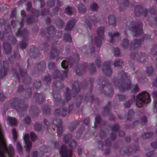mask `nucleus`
Segmentation results:
<instances>
[{
	"label": "nucleus",
	"instance_id": "41",
	"mask_svg": "<svg viewBox=\"0 0 157 157\" xmlns=\"http://www.w3.org/2000/svg\"><path fill=\"white\" fill-rule=\"evenodd\" d=\"M146 72L148 76H151L152 75L153 72V68L151 66L147 67L146 70Z\"/></svg>",
	"mask_w": 157,
	"mask_h": 157
},
{
	"label": "nucleus",
	"instance_id": "50",
	"mask_svg": "<svg viewBox=\"0 0 157 157\" xmlns=\"http://www.w3.org/2000/svg\"><path fill=\"white\" fill-rule=\"evenodd\" d=\"M21 15L23 16L22 18V21H21L20 22L21 28H22L23 27L24 22V18H23V17L25 16V11L24 10H21Z\"/></svg>",
	"mask_w": 157,
	"mask_h": 157
},
{
	"label": "nucleus",
	"instance_id": "38",
	"mask_svg": "<svg viewBox=\"0 0 157 157\" xmlns=\"http://www.w3.org/2000/svg\"><path fill=\"white\" fill-rule=\"evenodd\" d=\"M128 5V3L127 0H125L123 4H122L121 6L119 8L120 11L124 9L127 7Z\"/></svg>",
	"mask_w": 157,
	"mask_h": 157
},
{
	"label": "nucleus",
	"instance_id": "42",
	"mask_svg": "<svg viewBox=\"0 0 157 157\" xmlns=\"http://www.w3.org/2000/svg\"><path fill=\"white\" fill-rule=\"evenodd\" d=\"M40 155L44 154V152H46L48 151V149L46 148L45 146H42L40 148Z\"/></svg>",
	"mask_w": 157,
	"mask_h": 157
},
{
	"label": "nucleus",
	"instance_id": "49",
	"mask_svg": "<svg viewBox=\"0 0 157 157\" xmlns=\"http://www.w3.org/2000/svg\"><path fill=\"white\" fill-rule=\"evenodd\" d=\"M41 126L40 124L36 123L34 125V129L35 131H39L41 130Z\"/></svg>",
	"mask_w": 157,
	"mask_h": 157
},
{
	"label": "nucleus",
	"instance_id": "64",
	"mask_svg": "<svg viewBox=\"0 0 157 157\" xmlns=\"http://www.w3.org/2000/svg\"><path fill=\"white\" fill-rule=\"evenodd\" d=\"M32 4L31 3L28 2L26 4V10H28L31 9Z\"/></svg>",
	"mask_w": 157,
	"mask_h": 157
},
{
	"label": "nucleus",
	"instance_id": "40",
	"mask_svg": "<svg viewBox=\"0 0 157 157\" xmlns=\"http://www.w3.org/2000/svg\"><path fill=\"white\" fill-rule=\"evenodd\" d=\"M50 81V77L49 75L46 76L44 78V83L45 85H48Z\"/></svg>",
	"mask_w": 157,
	"mask_h": 157
},
{
	"label": "nucleus",
	"instance_id": "19",
	"mask_svg": "<svg viewBox=\"0 0 157 157\" xmlns=\"http://www.w3.org/2000/svg\"><path fill=\"white\" fill-rule=\"evenodd\" d=\"M36 102L40 104L43 101L44 99V96L41 94L36 93L34 95Z\"/></svg>",
	"mask_w": 157,
	"mask_h": 157
},
{
	"label": "nucleus",
	"instance_id": "12",
	"mask_svg": "<svg viewBox=\"0 0 157 157\" xmlns=\"http://www.w3.org/2000/svg\"><path fill=\"white\" fill-rule=\"evenodd\" d=\"M60 151L62 157H71L72 156L71 150L68 149L64 145L62 146Z\"/></svg>",
	"mask_w": 157,
	"mask_h": 157
},
{
	"label": "nucleus",
	"instance_id": "45",
	"mask_svg": "<svg viewBox=\"0 0 157 157\" xmlns=\"http://www.w3.org/2000/svg\"><path fill=\"white\" fill-rule=\"evenodd\" d=\"M90 8L93 11H96L98 8V6L96 3H94L90 5Z\"/></svg>",
	"mask_w": 157,
	"mask_h": 157
},
{
	"label": "nucleus",
	"instance_id": "33",
	"mask_svg": "<svg viewBox=\"0 0 157 157\" xmlns=\"http://www.w3.org/2000/svg\"><path fill=\"white\" fill-rule=\"evenodd\" d=\"M128 40L127 39H125L123 40L121 45L122 48L126 49L128 47Z\"/></svg>",
	"mask_w": 157,
	"mask_h": 157
},
{
	"label": "nucleus",
	"instance_id": "31",
	"mask_svg": "<svg viewBox=\"0 0 157 157\" xmlns=\"http://www.w3.org/2000/svg\"><path fill=\"white\" fill-rule=\"evenodd\" d=\"M109 24L114 25L116 23L115 19L113 15H110L109 17Z\"/></svg>",
	"mask_w": 157,
	"mask_h": 157
},
{
	"label": "nucleus",
	"instance_id": "4",
	"mask_svg": "<svg viewBox=\"0 0 157 157\" xmlns=\"http://www.w3.org/2000/svg\"><path fill=\"white\" fill-rule=\"evenodd\" d=\"M98 82L99 86L98 90L101 94L104 93L108 97H111L113 94V90L106 80L101 79L98 81Z\"/></svg>",
	"mask_w": 157,
	"mask_h": 157
},
{
	"label": "nucleus",
	"instance_id": "46",
	"mask_svg": "<svg viewBox=\"0 0 157 157\" xmlns=\"http://www.w3.org/2000/svg\"><path fill=\"white\" fill-rule=\"evenodd\" d=\"M41 85V83L39 80L36 81L33 85V86L36 89H39Z\"/></svg>",
	"mask_w": 157,
	"mask_h": 157
},
{
	"label": "nucleus",
	"instance_id": "58",
	"mask_svg": "<svg viewBox=\"0 0 157 157\" xmlns=\"http://www.w3.org/2000/svg\"><path fill=\"white\" fill-rule=\"evenodd\" d=\"M116 97L120 101H123L125 98L124 95L120 94L118 95Z\"/></svg>",
	"mask_w": 157,
	"mask_h": 157
},
{
	"label": "nucleus",
	"instance_id": "1",
	"mask_svg": "<svg viewBox=\"0 0 157 157\" xmlns=\"http://www.w3.org/2000/svg\"><path fill=\"white\" fill-rule=\"evenodd\" d=\"M13 147L10 146L8 148L3 136L2 130L0 124V157H18L14 156Z\"/></svg>",
	"mask_w": 157,
	"mask_h": 157
},
{
	"label": "nucleus",
	"instance_id": "57",
	"mask_svg": "<svg viewBox=\"0 0 157 157\" xmlns=\"http://www.w3.org/2000/svg\"><path fill=\"white\" fill-rule=\"evenodd\" d=\"M30 136L32 141H34L36 138V136L33 132H31L30 133Z\"/></svg>",
	"mask_w": 157,
	"mask_h": 157
},
{
	"label": "nucleus",
	"instance_id": "25",
	"mask_svg": "<svg viewBox=\"0 0 157 157\" xmlns=\"http://www.w3.org/2000/svg\"><path fill=\"white\" fill-rule=\"evenodd\" d=\"M75 21L73 19L70 20L67 23L65 29L66 30H70L73 26L75 23Z\"/></svg>",
	"mask_w": 157,
	"mask_h": 157
},
{
	"label": "nucleus",
	"instance_id": "23",
	"mask_svg": "<svg viewBox=\"0 0 157 157\" xmlns=\"http://www.w3.org/2000/svg\"><path fill=\"white\" fill-rule=\"evenodd\" d=\"M110 37L109 41L111 43H113L115 41V40L118 38L119 36V34L118 32H116L112 34V33H109Z\"/></svg>",
	"mask_w": 157,
	"mask_h": 157
},
{
	"label": "nucleus",
	"instance_id": "27",
	"mask_svg": "<svg viewBox=\"0 0 157 157\" xmlns=\"http://www.w3.org/2000/svg\"><path fill=\"white\" fill-rule=\"evenodd\" d=\"M48 33H46V35H49L50 37L51 36H53L55 34L54 28L53 26H50L49 27L48 29Z\"/></svg>",
	"mask_w": 157,
	"mask_h": 157
},
{
	"label": "nucleus",
	"instance_id": "55",
	"mask_svg": "<svg viewBox=\"0 0 157 157\" xmlns=\"http://www.w3.org/2000/svg\"><path fill=\"white\" fill-rule=\"evenodd\" d=\"M71 10H72L71 8L68 6L65 9V12L67 15H71Z\"/></svg>",
	"mask_w": 157,
	"mask_h": 157
},
{
	"label": "nucleus",
	"instance_id": "26",
	"mask_svg": "<svg viewBox=\"0 0 157 157\" xmlns=\"http://www.w3.org/2000/svg\"><path fill=\"white\" fill-rule=\"evenodd\" d=\"M43 114L46 117L48 116L50 113V109L48 106H45L43 109Z\"/></svg>",
	"mask_w": 157,
	"mask_h": 157
},
{
	"label": "nucleus",
	"instance_id": "6",
	"mask_svg": "<svg viewBox=\"0 0 157 157\" xmlns=\"http://www.w3.org/2000/svg\"><path fill=\"white\" fill-rule=\"evenodd\" d=\"M72 90L74 91L73 94H71V91L69 90V88H66V92L64 93V96L67 101L69 100L71 98V97L73 95L74 96L76 95L80 91L78 87V84L77 82H75L73 85Z\"/></svg>",
	"mask_w": 157,
	"mask_h": 157
},
{
	"label": "nucleus",
	"instance_id": "34",
	"mask_svg": "<svg viewBox=\"0 0 157 157\" xmlns=\"http://www.w3.org/2000/svg\"><path fill=\"white\" fill-rule=\"evenodd\" d=\"M45 64L44 62H40L37 65V70L40 71L45 69Z\"/></svg>",
	"mask_w": 157,
	"mask_h": 157
},
{
	"label": "nucleus",
	"instance_id": "61",
	"mask_svg": "<svg viewBox=\"0 0 157 157\" xmlns=\"http://www.w3.org/2000/svg\"><path fill=\"white\" fill-rule=\"evenodd\" d=\"M132 102L130 101H128L124 103L125 108H128L130 106Z\"/></svg>",
	"mask_w": 157,
	"mask_h": 157
},
{
	"label": "nucleus",
	"instance_id": "53",
	"mask_svg": "<svg viewBox=\"0 0 157 157\" xmlns=\"http://www.w3.org/2000/svg\"><path fill=\"white\" fill-rule=\"evenodd\" d=\"M112 52L114 53V56L118 55L120 53V50L119 48H113Z\"/></svg>",
	"mask_w": 157,
	"mask_h": 157
},
{
	"label": "nucleus",
	"instance_id": "37",
	"mask_svg": "<svg viewBox=\"0 0 157 157\" xmlns=\"http://www.w3.org/2000/svg\"><path fill=\"white\" fill-rule=\"evenodd\" d=\"M19 45L21 48V50L23 51V48H25L27 45V44L26 42L25 39H24L21 41H20Z\"/></svg>",
	"mask_w": 157,
	"mask_h": 157
},
{
	"label": "nucleus",
	"instance_id": "63",
	"mask_svg": "<svg viewBox=\"0 0 157 157\" xmlns=\"http://www.w3.org/2000/svg\"><path fill=\"white\" fill-rule=\"evenodd\" d=\"M76 142L75 140H72L70 144V147L72 148H74L76 145Z\"/></svg>",
	"mask_w": 157,
	"mask_h": 157
},
{
	"label": "nucleus",
	"instance_id": "32",
	"mask_svg": "<svg viewBox=\"0 0 157 157\" xmlns=\"http://www.w3.org/2000/svg\"><path fill=\"white\" fill-rule=\"evenodd\" d=\"M22 79L24 81V82H29L31 81V79L29 76L27 75L25 73L24 74L23 76L22 75H21Z\"/></svg>",
	"mask_w": 157,
	"mask_h": 157
},
{
	"label": "nucleus",
	"instance_id": "5",
	"mask_svg": "<svg viewBox=\"0 0 157 157\" xmlns=\"http://www.w3.org/2000/svg\"><path fill=\"white\" fill-rule=\"evenodd\" d=\"M150 95L147 91H144L136 96V104L139 107H141L144 103L150 102Z\"/></svg>",
	"mask_w": 157,
	"mask_h": 157
},
{
	"label": "nucleus",
	"instance_id": "18",
	"mask_svg": "<svg viewBox=\"0 0 157 157\" xmlns=\"http://www.w3.org/2000/svg\"><path fill=\"white\" fill-rule=\"evenodd\" d=\"M24 140L25 142L26 150L29 151L31 147V143L30 141L29 136L28 134H25L24 137Z\"/></svg>",
	"mask_w": 157,
	"mask_h": 157
},
{
	"label": "nucleus",
	"instance_id": "43",
	"mask_svg": "<svg viewBox=\"0 0 157 157\" xmlns=\"http://www.w3.org/2000/svg\"><path fill=\"white\" fill-rule=\"evenodd\" d=\"M71 138V136L70 134H68L65 136L63 138V140L66 143H68L69 140Z\"/></svg>",
	"mask_w": 157,
	"mask_h": 157
},
{
	"label": "nucleus",
	"instance_id": "39",
	"mask_svg": "<svg viewBox=\"0 0 157 157\" xmlns=\"http://www.w3.org/2000/svg\"><path fill=\"white\" fill-rule=\"evenodd\" d=\"M130 90L132 93H136L139 91V86L137 85H133L130 89Z\"/></svg>",
	"mask_w": 157,
	"mask_h": 157
},
{
	"label": "nucleus",
	"instance_id": "15",
	"mask_svg": "<svg viewBox=\"0 0 157 157\" xmlns=\"http://www.w3.org/2000/svg\"><path fill=\"white\" fill-rule=\"evenodd\" d=\"M32 14L26 21V22L28 24H30L33 22L35 20L34 19L37 17L39 15V12L36 10L34 9H31Z\"/></svg>",
	"mask_w": 157,
	"mask_h": 157
},
{
	"label": "nucleus",
	"instance_id": "14",
	"mask_svg": "<svg viewBox=\"0 0 157 157\" xmlns=\"http://www.w3.org/2000/svg\"><path fill=\"white\" fill-rule=\"evenodd\" d=\"M53 123L55 125L57 128V133L58 135L61 136L63 132V128L62 127V123L61 120L59 119H57L54 121Z\"/></svg>",
	"mask_w": 157,
	"mask_h": 157
},
{
	"label": "nucleus",
	"instance_id": "9",
	"mask_svg": "<svg viewBox=\"0 0 157 157\" xmlns=\"http://www.w3.org/2000/svg\"><path fill=\"white\" fill-rule=\"evenodd\" d=\"M18 99L15 98L13 99L12 104L13 105L17 104L14 106L17 112L22 114V113H25L26 111V106H24V103L23 101L18 102Z\"/></svg>",
	"mask_w": 157,
	"mask_h": 157
},
{
	"label": "nucleus",
	"instance_id": "60",
	"mask_svg": "<svg viewBox=\"0 0 157 157\" xmlns=\"http://www.w3.org/2000/svg\"><path fill=\"white\" fill-rule=\"evenodd\" d=\"M24 123L27 124H30L31 122L30 118L28 117H26L24 119Z\"/></svg>",
	"mask_w": 157,
	"mask_h": 157
},
{
	"label": "nucleus",
	"instance_id": "62",
	"mask_svg": "<svg viewBox=\"0 0 157 157\" xmlns=\"http://www.w3.org/2000/svg\"><path fill=\"white\" fill-rule=\"evenodd\" d=\"M78 125L77 123L75 124H72L71 126H69V129L70 131H73L75 128V127Z\"/></svg>",
	"mask_w": 157,
	"mask_h": 157
},
{
	"label": "nucleus",
	"instance_id": "35",
	"mask_svg": "<svg viewBox=\"0 0 157 157\" xmlns=\"http://www.w3.org/2000/svg\"><path fill=\"white\" fill-rule=\"evenodd\" d=\"M143 10L142 6H138L135 8V12L136 14H138L140 13H142ZM143 14V13H142Z\"/></svg>",
	"mask_w": 157,
	"mask_h": 157
},
{
	"label": "nucleus",
	"instance_id": "48",
	"mask_svg": "<svg viewBox=\"0 0 157 157\" xmlns=\"http://www.w3.org/2000/svg\"><path fill=\"white\" fill-rule=\"evenodd\" d=\"M12 132L13 139L15 141L17 140V131L15 129L13 128L12 129Z\"/></svg>",
	"mask_w": 157,
	"mask_h": 157
},
{
	"label": "nucleus",
	"instance_id": "11",
	"mask_svg": "<svg viewBox=\"0 0 157 157\" xmlns=\"http://www.w3.org/2000/svg\"><path fill=\"white\" fill-rule=\"evenodd\" d=\"M131 58L135 60L140 62H142L146 59V56L144 53H138L136 51H133L130 54Z\"/></svg>",
	"mask_w": 157,
	"mask_h": 157
},
{
	"label": "nucleus",
	"instance_id": "44",
	"mask_svg": "<svg viewBox=\"0 0 157 157\" xmlns=\"http://www.w3.org/2000/svg\"><path fill=\"white\" fill-rule=\"evenodd\" d=\"M63 38L66 42H70L71 40L70 35L67 33L64 34Z\"/></svg>",
	"mask_w": 157,
	"mask_h": 157
},
{
	"label": "nucleus",
	"instance_id": "21",
	"mask_svg": "<svg viewBox=\"0 0 157 157\" xmlns=\"http://www.w3.org/2000/svg\"><path fill=\"white\" fill-rule=\"evenodd\" d=\"M119 128V126L118 124H115L112 128L111 130L112 131V132L110 136V138L111 140H113L116 137V135L115 133Z\"/></svg>",
	"mask_w": 157,
	"mask_h": 157
},
{
	"label": "nucleus",
	"instance_id": "28",
	"mask_svg": "<svg viewBox=\"0 0 157 157\" xmlns=\"http://www.w3.org/2000/svg\"><path fill=\"white\" fill-rule=\"evenodd\" d=\"M8 120L11 125L16 126L17 125V121L15 117H10L8 118Z\"/></svg>",
	"mask_w": 157,
	"mask_h": 157
},
{
	"label": "nucleus",
	"instance_id": "56",
	"mask_svg": "<svg viewBox=\"0 0 157 157\" xmlns=\"http://www.w3.org/2000/svg\"><path fill=\"white\" fill-rule=\"evenodd\" d=\"M152 134H153L151 132H147L144 134L143 136V137L144 139L148 138L152 136Z\"/></svg>",
	"mask_w": 157,
	"mask_h": 157
},
{
	"label": "nucleus",
	"instance_id": "8",
	"mask_svg": "<svg viewBox=\"0 0 157 157\" xmlns=\"http://www.w3.org/2000/svg\"><path fill=\"white\" fill-rule=\"evenodd\" d=\"M48 67L51 71L52 76L54 78H59L61 80H63V78L62 75L56 69L54 63L52 62H49L48 64Z\"/></svg>",
	"mask_w": 157,
	"mask_h": 157
},
{
	"label": "nucleus",
	"instance_id": "22",
	"mask_svg": "<svg viewBox=\"0 0 157 157\" xmlns=\"http://www.w3.org/2000/svg\"><path fill=\"white\" fill-rule=\"evenodd\" d=\"M4 52L7 54H10L11 52L10 44L8 43L5 42L3 44Z\"/></svg>",
	"mask_w": 157,
	"mask_h": 157
},
{
	"label": "nucleus",
	"instance_id": "52",
	"mask_svg": "<svg viewBox=\"0 0 157 157\" xmlns=\"http://www.w3.org/2000/svg\"><path fill=\"white\" fill-rule=\"evenodd\" d=\"M3 69H4L3 75H6L7 72L8 64L4 61L3 62Z\"/></svg>",
	"mask_w": 157,
	"mask_h": 157
},
{
	"label": "nucleus",
	"instance_id": "29",
	"mask_svg": "<svg viewBox=\"0 0 157 157\" xmlns=\"http://www.w3.org/2000/svg\"><path fill=\"white\" fill-rule=\"evenodd\" d=\"M57 52L56 48H53L51 51L50 57V58H53L56 56L57 55Z\"/></svg>",
	"mask_w": 157,
	"mask_h": 157
},
{
	"label": "nucleus",
	"instance_id": "24",
	"mask_svg": "<svg viewBox=\"0 0 157 157\" xmlns=\"http://www.w3.org/2000/svg\"><path fill=\"white\" fill-rule=\"evenodd\" d=\"M87 70V67L86 66H82L80 67V69L76 67L75 68V72L76 74L80 75L81 74L86 71Z\"/></svg>",
	"mask_w": 157,
	"mask_h": 157
},
{
	"label": "nucleus",
	"instance_id": "2",
	"mask_svg": "<svg viewBox=\"0 0 157 157\" xmlns=\"http://www.w3.org/2000/svg\"><path fill=\"white\" fill-rule=\"evenodd\" d=\"M116 86H117L122 92L129 89L131 84L129 79L127 78L126 74L123 71L119 75L117 81H113Z\"/></svg>",
	"mask_w": 157,
	"mask_h": 157
},
{
	"label": "nucleus",
	"instance_id": "51",
	"mask_svg": "<svg viewBox=\"0 0 157 157\" xmlns=\"http://www.w3.org/2000/svg\"><path fill=\"white\" fill-rule=\"evenodd\" d=\"M134 115V112L132 110H130L128 113L127 119L130 120L132 118Z\"/></svg>",
	"mask_w": 157,
	"mask_h": 157
},
{
	"label": "nucleus",
	"instance_id": "47",
	"mask_svg": "<svg viewBox=\"0 0 157 157\" xmlns=\"http://www.w3.org/2000/svg\"><path fill=\"white\" fill-rule=\"evenodd\" d=\"M62 67L64 69H66L68 66V63L67 61L65 60L63 61L61 63Z\"/></svg>",
	"mask_w": 157,
	"mask_h": 157
},
{
	"label": "nucleus",
	"instance_id": "7",
	"mask_svg": "<svg viewBox=\"0 0 157 157\" xmlns=\"http://www.w3.org/2000/svg\"><path fill=\"white\" fill-rule=\"evenodd\" d=\"M128 28L129 30L132 31L134 36L139 35L143 33L142 26L141 22L131 23Z\"/></svg>",
	"mask_w": 157,
	"mask_h": 157
},
{
	"label": "nucleus",
	"instance_id": "17",
	"mask_svg": "<svg viewBox=\"0 0 157 157\" xmlns=\"http://www.w3.org/2000/svg\"><path fill=\"white\" fill-rule=\"evenodd\" d=\"M71 110V109L70 108L69 110H67V108L65 107L62 109L61 110L57 109H56L54 111V114L56 116L61 115L63 116H64L66 115V113H69Z\"/></svg>",
	"mask_w": 157,
	"mask_h": 157
},
{
	"label": "nucleus",
	"instance_id": "36",
	"mask_svg": "<svg viewBox=\"0 0 157 157\" xmlns=\"http://www.w3.org/2000/svg\"><path fill=\"white\" fill-rule=\"evenodd\" d=\"M123 64V61L120 59H115L114 63V66L115 67L120 66Z\"/></svg>",
	"mask_w": 157,
	"mask_h": 157
},
{
	"label": "nucleus",
	"instance_id": "3",
	"mask_svg": "<svg viewBox=\"0 0 157 157\" xmlns=\"http://www.w3.org/2000/svg\"><path fill=\"white\" fill-rule=\"evenodd\" d=\"M52 96L53 98V101L55 104L56 105L63 104V101L61 99V97L58 92H56V90L60 91L61 89L63 90L64 87L63 85L59 81H56L54 82L53 84Z\"/></svg>",
	"mask_w": 157,
	"mask_h": 157
},
{
	"label": "nucleus",
	"instance_id": "13",
	"mask_svg": "<svg viewBox=\"0 0 157 157\" xmlns=\"http://www.w3.org/2000/svg\"><path fill=\"white\" fill-rule=\"evenodd\" d=\"M100 57H98V58L95 61V64L92 63L90 64V73L93 75H94L96 74V70L95 68L96 66L98 68H99L101 67V65L100 64Z\"/></svg>",
	"mask_w": 157,
	"mask_h": 157
},
{
	"label": "nucleus",
	"instance_id": "16",
	"mask_svg": "<svg viewBox=\"0 0 157 157\" xmlns=\"http://www.w3.org/2000/svg\"><path fill=\"white\" fill-rule=\"evenodd\" d=\"M103 65L102 71L103 73L107 76L110 75L112 71L109 62H105L103 63Z\"/></svg>",
	"mask_w": 157,
	"mask_h": 157
},
{
	"label": "nucleus",
	"instance_id": "59",
	"mask_svg": "<svg viewBox=\"0 0 157 157\" xmlns=\"http://www.w3.org/2000/svg\"><path fill=\"white\" fill-rule=\"evenodd\" d=\"M110 103H109L108 104L107 106L104 108V112L105 114L108 113L109 112V108L110 106Z\"/></svg>",
	"mask_w": 157,
	"mask_h": 157
},
{
	"label": "nucleus",
	"instance_id": "30",
	"mask_svg": "<svg viewBox=\"0 0 157 157\" xmlns=\"http://www.w3.org/2000/svg\"><path fill=\"white\" fill-rule=\"evenodd\" d=\"M78 10L80 13H84L86 11L85 6L82 4H78Z\"/></svg>",
	"mask_w": 157,
	"mask_h": 157
},
{
	"label": "nucleus",
	"instance_id": "10",
	"mask_svg": "<svg viewBox=\"0 0 157 157\" xmlns=\"http://www.w3.org/2000/svg\"><path fill=\"white\" fill-rule=\"evenodd\" d=\"M98 37L95 38L94 41L97 46L99 47L101 44L102 40L104 36V28L101 27L99 28L97 31Z\"/></svg>",
	"mask_w": 157,
	"mask_h": 157
},
{
	"label": "nucleus",
	"instance_id": "20",
	"mask_svg": "<svg viewBox=\"0 0 157 157\" xmlns=\"http://www.w3.org/2000/svg\"><path fill=\"white\" fill-rule=\"evenodd\" d=\"M141 44V41L138 40H134L130 45V48L132 49H135L139 47Z\"/></svg>",
	"mask_w": 157,
	"mask_h": 157
},
{
	"label": "nucleus",
	"instance_id": "54",
	"mask_svg": "<svg viewBox=\"0 0 157 157\" xmlns=\"http://www.w3.org/2000/svg\"><path fill=\"white\" fill-rule=\"evenodd\" d=\"M136 78L138 81H140L141 80L142 77L141 73L137 72L136 74Z\"/></svg>",
	"mask_w": 157,
	"mask_h": 157
}]
</instances>
